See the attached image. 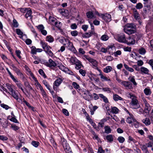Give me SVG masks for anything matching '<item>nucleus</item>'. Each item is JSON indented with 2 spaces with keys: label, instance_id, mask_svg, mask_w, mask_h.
Returning a JSON list of instances; mask_svg holds the SVG:
<instances>
[{
  "label": "nucleus",
  "instance_id": "1",
  "mask_svg": "<svg viewBox=\"0 0 153 153\" xmlns=\"http://www.w3.org/2000/svg\"><path fill=\"white\" fill-rule=\"evenodd\" d=\"M123 30L125 33L128 35H130L135 33L136 27L133 23L128 24L125 26Z\"/></svg>",
  "mask_w": 153,
  "mask_h": 153
},
{
  "label": "nucleus",
  "instance_id": "2",
  "mask_svg": "<svg viewBox=\"0 0 153 153\" xmlns=\"http://www.w3.org/2000/svg\"><path fill=\"white\" fill-rule=\"evenodd\" d=\"M40 44L44 51L46 53L50 56L52 57L53 56V53L50 49H51V48L48 45L47 43L45 42L41 41Z\"/></svg>",
  "mask_w": 153,
  "mask_h": 153
},
{
  "label": "nucleus",
  "instance_id": "3",
  "mask_svg": "<svg viewBox=\"0 0 153 153\" xmlns=\"http://www.w3.org/2000/svg\"><path fill=\"white\" fill-rule=\"evenodd\" d=\"M83 57L86 59L89 62L91 63L93 67H97L98 62L95 59L91 58L88 56L85 55L83 56Z\"/></svg>",
  "mask_w": 153,
  "mask_h": 153
},
{
  "label": "nucleus",
  "instance_id": "4",
  "mask_svg": "<svg viewBox=\"0 0 153 153\" xmlns=\"http://www.w3.org/2000/svg\"><path fill=\"white\" fill-rule=\"evenodd\" d=\"M131 105L133 108L136 109L140 107V105L138 103V101L136 97L131 100Z\"/></svg>",
  "mask_w": 153,
  "mask_h": 153
},
{
  "label": "nucleus",
  "instance_id": "5",
  "mask_svg": "<svg viewBox=\"0 0 153 153\" xmlns=\"http://www.w3.org/2000/svg\"><path fill=\"white\" fill-rule=\"evenodd\" d=\"M114 38L120 42L126 43V39L125 35L123 34H117L114 36Z\"/></svg>",
  "mask_w": 153,
  "mask_h": 153
},
{
  "label": "nucleus",
  "instance_id": "6",
  "mask_svg": "<svg viewBox=\"0 0 153 153\" xmlns=\"http://www.w3.org/2000/svg\"><path fill=\"white\" fill-rule=\"evenodd\" d=\"M142 100L143 102V104L144 105V112L146 113H149L151 109V107L144 98H143Z\"/></svg>",
  "mask_w": 153,
  "mask_h": 153
},
{
  "label": "nucleus",
  "instance_id": "7",
  "mask_svg": "<svg viewBox=\"0 0 153 153\" xmlns=\"http://www.w3.org/2000/svg\"><path fill=\"white\" fill-rule=\"evenodd\" d=\"M120 83L121 85L124 86L127 89H131L133 88L132 84L128 81L121 80Z\"/></svg>",
  "mask_w": 153,
  "mask_h": 153
},
{
  "label": "nucleus",
  "instance_id": "8",
  "mask_svg": "<svg viewBox=\"0 0 153 153\" xmlns=\"http://www.w3.org/2000/svg\"><path fill=\"white\" fill-rule=\"evenodd\" d=\"M106 22H109L111 20V17L110 14L108 13L103 14L101 13L100 15Z\"/></svg>",
  "mask_w": 153,
  "mask_h": 153
},
{
  "label": "nucleus",
  "instance_id": "9",
  "mask_svg": "<svg viewBox=\"0 0 153 153\" xmlns=\"http://www.w3.org/2000/svg\"><path fill=\"white\" fill-rule=\"evenodd\" d=\"M63 81L62 79L61 78H58L54 82L53 85V88L54 90L56 89L57 87H59Z\"/></svg>",
  "mask_w": 153,
  "mask_h": 153
},
{
  "label": "nucleus",
  "instance_id": "10",
  "mask_svg": "<svg viewBox=\"0 0 153 153\" xmlns=\"http://www.w3.org/2000/svg\"><path fill=\"white\" fill-rule=\"evenodd\" d=\"M67 44L68 45L66 47L68 50L74 52H75L76 51V49L74 47L73 43L71 42L69 40V42H68Z\"/></svg>",
  "mask_w": 153,
  "mask_h": 153
},
{
  "label": "nucleus",
  "instance_id": "11",
  "mask_svg": "<svg viewBox=\"0 0 153 153\" xmlns=\"http://www.w3.org/2000/svg\"><path fill=\"white\" fill-rule=\"evenodd\" d=\"M135 43V40L133 37L129 36L126 39V43L128 45H133Z\"/></svg>",
  "mask_w": 153,
  "mask_h": 153
},
{
  "label": "nucleus",
  "instance_id": "12",
  "mask_svg": "<svg viewBox=\"0 0 153 153\" xmlns=\"http://www.w3.org/2000/svg\"><path fill=\"white\" fill-rule=\"evenodd\" d=\"M45 65L49 67H55L56 65V64L52 59H49V62L46 63Z\"/></svg>",
  "mask_w": 153,
  "mask_h": 153
},
{
  "label": "nucleus",
  "instance_id": "13",
  "mask_svg": "<svg viewBox=\"0 0 153 153\" xmlns=\"http://www.w3.org/2000/svg\"><path fill=\"white\" fill-rule=\"evenodd\" d=\"M58 41L61 43L65 45H66L68 43V42H69V39H66L63 37H62L58 39Z\"/></svg>",
  "mask_w": 153,
  "mask_h": 153
},
{
  "label": "nucleus",
  "instance_id": "14",
  "mask_svg": "<svg viewBox=\"0 0 153 153\" xmlns=\"http://www.w3.org/2000/svg\"><path fill=\"white\" fill-rule=\"evenodd\" d=\"M134 18L138 21L140 24H141V22H140V15L138 13L137 11L135 10L134 11Z\"/></svg>",
  "mask_w": 153,
  "mask_h": 153
},
{
  "label": "nucleus",
  "instance_id": "15",
  "mask_svg": "<svg viewBox=\"0 0 153 153\" xmlns=\"http://www.w3.org/2000/svg\"><path fill=\"white\" fill-rule=\"evenodd\" d=\"M130 117H128L126 119V122L129 124L132 123L136 119L134 118V116L129 114Z\"/></svg>",
  "mask_w": 153,
  "mask_h": 153
},
{
  "label": "nucleus",
  "instance_id": "16",
  "mask_svg": "<svg viewBox=\"0 0 153 153\" xmlns=\"http://www.w3.org/2000/svg\"><path fill=\"white\" fill-rule=\"evenodd\" d=\"M12 79L16 83L19 88L21 87H23V85L21 83L20 81L18 80L16 77H14Z\"/></svg>",
  "mask_w": 153,
  "mask_h": 153
},
{
  "label": "nucleus",
  "instance_id": "17",
  "mask_svg": "<svg viewBox=\"0 0 153 153\" xmlns=\"http://www.w3.org/2000/svg\"><path fill=\"white\" fill-rule=\"evenodd\" d=\"M99 75L100 76L102 81L103 82L105 81H111V79L109 77H106L105 76H104L101 73L99 74Z\"/></svg>",
  "mask_w": 153,
  "mask_h": 153
},
{
  "label": "nucleus",
  "instance_id": "18",
  "mask_svg": "<svg viewBox=\"0 0 153 153\" xmlns=\"http://www.w3.org/2000/svg\"><path fill=\"white\" fill-rule=\"evenodd\" d=\"M113 100L115 101L118 100H123V99L121 97L116 94H114L113 96Z\"/></svg>",
  "mask_w": 153,
  "mask_h": 153
},
{
  "label": "nucleus",
  "instance_id": "19",
  "mask_svg": "<svg viewBox=\"0 0 153 153\" xmlns=\"http://www.w3.org/2000/svg\"><path fill=\"white\" fill-rule=\"evenodd\" d=\"M65 152L66 153H72L71 150L68 144L63 147Z\"/></svg>",
  "mask_w": 153,
  "mask_h": 153
},
{
  "label": "nucleus",
  "instance_id": "20",
  "mask_svg": "<svg viewBox=\"0 0 153 153\" xmlns=\"http://www.w3.org/2000/svg\"><path fill=\"white\" fill-rule=\"evenodd\" d=\"M10 93L13 97L16 100H18L19 99L18 95V94L16 92V91L13 90L12 92H11Z\"/></svg>",
  "mask_w": 153,
  "mask_h": 153
},
{
  "label": "nucleus",
  "instance_id": "21",
  "mask_svg": "<svg viewBox=\"0 0 153 153\" xmlns=\"http://www.w3.org/2000/svg\"><path fill=\"white\" fill-rule=\"evenodd\" d=\"M134 77V76H130L128 78V79L132 82L134 85H137V83L135 82Z\"/></svg>",
  "mask_w": 153,
  "mask_h": 153
},
{
  "label": "nucleus",
  "instance_id": "22",
  "mask_svg": "<svg viewBox=\"0 0 153 153\" xmlns=\"http://www.w3.org/2000/svg\"><path fill=\"white\" fill-rule=\"evenodd\" d=\"M112 69V68L110 66H107L103 69V71L105 73H107L110 72Z\"/></svg>",
  "mask_w": 153,
  "mask_h": 153
},
{
  "label": "nucleus",
  "instance_id": "23",
  "mask_svg": "<svg viewBox=\"0 0 153 153\" xmlns=\"http://www.w3.org/2000/svg\"><path fill=\"white\" fill-rule=\"evenodd\" d=\"M142 121L144 123L146 126L149 125L151 124V122L149 119L147 118L143 119Z\"/></svg>",
  "mask_w": 153,
  "mask_h": 153
},
{
  "label": "nucleus",
  "instance_id": "24",
  "mask_svg": "<svg viewBox=\"0 0 153 153\" xmlns=\"http://www.w3.org/2000/svg\"><path fill=\"white\" fill-rule=\"evenodd\" d=\"M49 21L50 23L53 25L55 24V23L57 21V20L53 17L50 16L49 18Z\"/></svg>",
  "mask_w": 153,
  "mask_h": 153
},
{
  "label": "nucleus",
  "instance_id": "25",
  "mask_svg": "<svg viewBox=\"0 0 153 153\" xmlns=\"http://www.w3.org/2000/svg\"><path fill=\"white\" fill-rule=\"evenodd\" d=\"M140 69L142 73L147 74L149 72V70L147 68L143 67H141Z\"/></svg>",
  "mask_w": 153,
  "mask_h": 153
},
{
  "label": "nucleus",
  "instance_id": "26",
  "mask_svg": "<svg viewBox=\"0 0 153 153\" xmlns=\"http://www.w3.org/2000/svg\"><path fill=\"white\" fill-rule=\"evenodd\" d=\"M144 92L146 95H150L152 93L150 89L148 88H146L144 90Z\"/></svg>",
  "mask_w": 153,
  "mask_h": 153
},
{
  "label": "nucleus",
  "instance_id": "27",
  "mask_svg": "<svg viewBox=\"0 0 153 153\" xmlns=\"http://www.w3.org/2000/svg\"><path fill=\"white\" fill-rule=\"evenodd\" d=\"M106 138L108 142H111L113 141L114 137L112 135L109 134L106 137Z\"/></svg>",
  "mask_w": 153,
  "mask_h": 153
},
{
  "label": "nucleus",
  "instance_id": "28",
  "mask_svg": "<svg viewBox=\"0 0 153 153\" xmlns=\"http://www.w3.org/2000/svg\"><path fill=\"white\" fill-rule=\"evenodd\" d=\"M35 85L36 86L37 89H39L40 91H41L43 89L42 87L40 85V84L39 83V82H38V80H37L36 81H35Z\"/></svg>",
  "mask_w": 153,
  "mask_h": 153
},
{
  "label": "nucleus",
  "instance_id": "29",
  "mask_svg": "<svg viewBox=\"0 0 153 153\" xmlns=\"http://www.w3.org/2000/svg\"><path fill=\"white\" fill-rule=\"evenodd\" d=\"M99 96L101 98H102L104 102L105 103H108V101L107 98L105 96L102 94H99Z\"/></svg>",
  "mask_w": 153,
  "mask_h": 153
},
{
  "label": "nucleus",
  "instance_id": "30",
  "mask_svg": "<svg viewBox=\"0 0 153 153\" xmlns=\"http://www.w3.org/2000/svg\"><path fill=\"white\" fill-rule=\"evenodd\" d=\"M58 66L59 67V68L62 71H63L67 72L68 70V69L66 67L64 66L62 64Z\"/></svg>",
  "mask_w": 153,
  "mask_h": 153
},
{
  "label": "nucleus",
  "instance_id": "31",
  "mask_svg": "<svg viewBox=\"0 0 153 153\" xmlns=\"http://www.w3.org/2000/svg\"><path fill=\"white\" fill-rule=\"evenodd\" d=\"M16 33L19 35H20L21 37L20 38H22L23 36H26V35H23V33L21 30L19 29H16Z\"/></svg>",
  "mask_w": 153,
  "mask_h": 153
},
{
  "label": "nucleus",
  "instance_id": "32",
  "mask_svg": "<svg viewBox=\"0 0 153 153\" xmlns=\"http://www.w3.org/2000/svg\"><path fill=\"white\" fill-rule=\"evenodd\" d=\"M46 41L51 43L53 42L54 41V39L52 36L51 35H49L48 36L46 37Z\"/></svg>",
  "mask_w": 153,
  "mask_h": 153
},
{
  "label": "nucleus",
  "instance_id": "33",
  "mask_svg": "<svg viewBox=\"0 0 153 153\" xmlns=\"http://www.w3.org/2000/svg\"><path fill=\"white\" fill-rule=\"evenodd\" d=\"M60 143L62 145L63 147L68 144V143H67V141L64 138H61Z\"/></svg>",
  "mask_w": 153,
  "mask_h": 153
},
{
  "label": "nucleus",
  "instance_id": "34",
  "mask_svg": "<svg viewBox=\"0 0 153 153\" xmlns=\"http://www.w3.org/2000/svg\"><path fill=\"white\" fill-rule=\"evenodd\" d=\"M8 119H9L11 121L15 123H17L18 121L16 119L15 117H11V116H9L7 117Z\"/></svg>",
  "mask_w": 153,
  "mask_h": 153
},
{
  "label": "nucleus",
  "instance_id": "35",
  "mask_svg": "<svg viewBox=\"0 0 153 153\" xmlns=\"http://www.w3.org/2000/svg\"><path fill=\"white\" fill-rule=\"evenodd\" d=\"M104 129L105 132L107 134L110 133L111 132V129L109 126H105Z\"/></svg>",
  "mask_w": 153,
  "mask_h": 153
},
{
  "label": "nucleus",
  "instance_id": "36",
  "mask_svg": "<svg viewBox=\"0 0 153 153\" xmlns=\"http://www.w3.org/2000/svg\"><path fill=\"white\" fill-rule=\"evenodd\" d=\"M124 66L125 68L128 71L130 72H133L134 71V69L131 67H129L126 64H124Z\"/></svg>",
  "mask_w": 153,
  "mask_h": 153
},
{
  "label": "nucleus",
  "instance_id": "37",
  "mask_svg": "<svg viewBox=\"0 0 153 153\" xmlns=\"http://www.w3.org/2000/svg\"><path fill=\"white\" fill-rule=\"evenodd\" d=\"M17 75L19 76L20 78L22 79H24L25 78L24 75L21 72L20 70L16 73Z\"/></svg>",
  "mask_w": 153,
  "mask_h": 153
},
{
  "label": "nucleus",
  "instance_id": "38",
  "mask_svg": "<svg viewBox=\"0 0 153 153\" xmlns=\"http://www.w3.org/2000/svg\"><path fill=\"white\" fill-rule=\"evenodd\" d=\"M26 12L27 13L25 15L26 18L27 19L28 17H30V19H31V15L32 14V11L31 10H28Z\"/></svg>",
  "mask_w": 153,
  "mask_h": 153
},
{
  "label": "nucleus",
  "instance_id": "39",
  "mask_svg": "<svg viewBox=\"0 0 153 153\" xmlns=\"http://www.w3.org/2000/svg\"><path fill=\"white\" fill-rule=\"evenodd\" d=\"M55 23V24L53 25V26H55L59 29H60V28L62 26L61 22L57 20Z\"/></svg>",
  "mask_w": 153,
  "mask_h": 153
},
{
  "label": "nucleus",
  "instance_id": "40",
  "mask_svg": "<svg viewBox=\"0 0 153 153\" xmlns=\"http://www.w3.org/2000/svg\"><path fill=\"white\" fill-rule=\"evenodd\" d=\"M87 16L88 18L92 19L94 17V14L91 11H88L86 13Z\"/></svg>",
  "mask_w": 153,
  "mask_h": 153
},
{
  "label": "nucleus",
  "instance_id": "41",
  "mask_svg": "<svg viewBox=\"0 0 153 153\" xmlns=\"http://www.w3.org/2000/svg\"><path fill=\"white\" fill-rule=\"evenodd\" d=\"M0 106L3 108L5 109L6 110H7L11 108L7 105L5 104L4 103H1L0 104Z\"/></svg>",
  "mask_w": 153,
  "mask_h": 153
},
{
  "label": "nucleus",
  "instance_id": "42",
  "mask_svg": "<svg viewBox=\"0 0 153 153\" xmlns=\"http://www.w3.org/2000/svg\"><path fill=\"white\" fill-rule=\"evenodd\" d=\"M111 111L112 113L117 114L118 112L119 109L117 107H113L111 108Z\"/></svg>",
  "mask_w": 153,
  "mask_h": 153
},
{
  "label": "nucleus",
  "instance_id": "43",
  "mask_svg": "<svg viewBox=\"0 0 153 153\" xmlns=\"http://www.w3.org/2000/svg\"><path fill=\"white\" fill-rule=\"evenodd\" d=\"M102 90L104 92H107L108 93H110L111 92V89L108 87L103 88Z\"/></svg>",
  "mask_w": 153,
  "mask_h": 153
},
{
  "label": "nucleus",
  "instance_id": "44",
  "mask_svg": "<svg viewBox=\"0 0 153 153\" xmlns=\"http://www.w3.org/2000/svg\"><path fill=\"white\" fill-rule=\"evenodd\" d=\"M31 48V53L32 54H36V48L35 47L33 46Z\"/></svg>",
  "mask_w": 153,
  "mask_h": 153
},
{
  "label": "nucleus",
  "instance_id": "45",
  "mask_svg": "<svg viewBox=\"0 0 153 153\" xmlns=\"http://www.w3.org/2000/svg\"><path fill=\"white\" fill-rule=\"evenodd\" d=\"M108 36L106 35H102L101 38V39L102 40L104 41H106L108 39Z\"/></svg>",
  "mask_w": 153,
  "mask_h": 153
},
{
  "label": "nucleus",
  "instance_id": "46",
  "mask_svg": "<svg viewBox=\"0 0 153 153\" xmlns=\"http://www.w3.org/2000/svg\"><path fill=\"white\" fill-rule=\"evenodd\" d=\"M117 140L119 141V143H123L124 142L125 139L122 136H120L118 137Z\"/></svg>",
  "mask_w": 153,
  "mask_h": 153
},
{
  "label": "nucleus",
  "instance_id": "47",
  "mask_svg": "<svg viewBox=\"0 0 153 153\" xmlns=\"http://www.w3.org/2000/svg\"><path fill=\"white\" fill-rule=\"evenodd\" d=\"M6 85V87L9 90L10 92H12L13 90L12 86L9 83H7Z\"/></svg>",
  "mask_w": 153,
  "mask_h": 153
},
{
  "label": "nucleus",
  "instance_id": "48",
  "mask_svg": "<svg viewBox=\"0 0 153 153\" xmlns=\"http://www.w3.org/2000/svg\"><path fill=\"white\" fill-rule=\"evenodd\" d=\"M98 108V107L97 106H94L92 108L90 109L91 114V115H93L94 114V112Z\"/></svg>",
  "mask_w": 153,
  "mask_h": 153
},
{
  "label": "nucleus",
  "instance_id": "49",
  "mask_svg": "<svg viewBox=\"0 0 153 153\" xmlns=\"http://www.w3.org/2000/svg\"><path fill=\"white\" fill-rule=\"evenodd\" d=\"M134 121L132 123L133 125L136 128H137L139 126V123L138 122L137 120H134Z\"/></svg>",
  "mask_w": 153,
  "mask_h": 153
},
{
  "label": "nucleus",
  "instance_id": "50",
  "mask_svg": "<svg viewBox=\"0 0 153 153\" xmlns=\"http://www.w3.org/2000/svg\"><path fill=\"white\" fill-rule=\"evenodd\" d=\"M85 114L86 117V118L87 120H88L90 123H91L92 122V120L90 118L88 114L86 112L84 113Z\"/></svg>",
  "mask_w": 153,
  "mask_h": 153
},
{
  "label": "nucleus",
  "instance_id": "51",
  "mask_svg": "<svg viewBox=\"0 0 153 153\" xmlns=\"http://www.w3.org/2000/svg\"><path fill=\"white\" fill-rule=\"evenodd\" d=\"M72 85L75 89H78L80 88L79 85L75 82H73Z\"/></svg>",
  "mask_w": 153,
  "mask_h": 153
},
{
  "label": "nucleus",
  "instance_id": "52",
  "mask_svg": "<svg viewBox=\"0 0 153 153\" xmlns=\"http://www.w3.org/2000/svg\"><path fill=\"white\" fill-rule=\"evenodd\" d=\"M71 35L72 36H76L78 34V32L76 30L71 31Z\"/></svg>",
  "mask_w": 153,
  "mask_h": 153
},
{
  "label": "nucleus",
  "instance_id": "53",
  "mask_svg": "<svg viewBox=\"0 0 153 153\" xmlns=\"http://www.w3.org/2000/svg\"><path fill=\"white\" fill-rule=\"evenodd\" d=\"M13 25L14 27H17L19 26V24L17 21L15 19H14L13 20Z\"/></svg>",
  "mask_w": 153,
  "mask_h": 153
},
{
  "label": "nucleus",
  "instance_id": "54",
  "mask_svg": "<svg viewBox=\"0 0 153 153\" xmlns=\"http://www.w3.org/2000/svg\"><path fill=\"white\" fill-rule=\"evenodd\" d=\"M127 95L128 97L130 98L131 100L133 99V98H135V97H136L135 95L131 93H128L127 94Z\"/></svg>",
  "mask_w": 153,
  "mask_h": 153
},
{
  "label": "nucleus",
  "instance_id": "55",
  "mask_svg": "<svg viewBox=\"0 0 153 153\" xmlns=\"http://www.w3.org/2000/svg\"><path fill=\"white\" fill-rule=\"evenodd\" d=\"M41 93L44 98H46L47 97V94L44 89H43L40 91Z\"/></svg>",
  "mask_w": 153,
  "mask_h": 153
},
{
  "label": "nucleus",
  "instance_id": "56",
  "mask_svg": "<svg viewBox=\"0 0 153 153\" xmlns=\"http://www.w3.org/2000/svg\"><path fill=\"white\" fill-rule=\"evenodd\" d=\"M39 74H41L42 76L44 78H45L46 77V76L45 74L44 71L42 69H40L39 71Z\"/></svg>",
  "mask_w": 153,
  "mask_h": 153
},
{
  "label": "nucleus",
  "instance_id": "57",
  "mask_svg": "<svg viewBox=\"0 0 153 153\" xmlns=\"http://www.w3.org/2000/svg\"><path fill=\"white\" fill-rule=\"evenodd\" d=\"M139 52L140 54L143 55L146 52V51L144 48H142L139 49Z\"/></svg>",
  "mask_w": 153,
  "mask_h": 153
},
{
  "label": "nucleus",
  "instance_id": "58",
  "mask_svg": "<svg viewBox=\"0 0 153 153\" xmlns=\"http://www.w3.org/2000/svg\"><path fill=\"white\" fill-rule=\"evenodd\" d=\"M6 70L7 71L9 76H10V78L12 79L13 78H14L15 77L14 76L11 74V72L9 70L8 68H6Z\"/></svg>",
  "mask_w": 153,
  "mask_h": 153
},
{
  "label": "nucleus",
  "instance_id": "59",
  "mask_svg": "<svg viewBox=\"0 0 153 153\" xmlns=\"http://www.w3.org/2000/svg\"><path fill=\"white\" fill-rule=\"evenodd\" d=\"M131 141H132L134 143H135L136 142L135 140L133 138L129 136L128 137V142L130 143Z\"/></svg>",
  "mask_w": 153,
  "mask_h": 153
},
{
  "label": "nucleus",
  "instance_id": "60",
  "mask_svg": "<svg viewBox=\"0 0 153 153\" xmlns=\"http://www.w3.org/2000/svg\"><path fill=\"white\" fill-rule=\"evenodd\" d=\"M39 143L38 142L36 141H33L32 142V144L36 147H37L39 145Z\"/></svg>",
  "mask_w": 153,
  "mask_h": 153
},
{
  "label": "nucleus",
  "instance_id": "61",
  "mask_svg": "<svg viewBox=\"0 0 153 153\" xmlns=\"http://www.w3.org/2000/svg\"><path fill=\"white\" fill-rule=\"evenodd\" d=\"M142 7L143 5L140 3H137L136 6V8L137 9H140L142 8Z\"/></svg>",
  "mask_w": 153,
  "mask_h": 153
},
{
  "label": "nucleus",
  "instance_id": "62",
  "mask_svg": "<svg viewBox=\"0 0 153 153\" xmlns=\"http://www.w3.org/2000/svg\"><path fill=\"white\" fill-rule=\"evenodd\" d=\"M79 73L83 76H85V75L86 72L85 70L82 69H80L79 70Z\"/></svg>",
  "mask_w": 153,
  "mask_h": 153
},
{
  "label": "nucleus",
  "instance_id": "63",
  "mask_svg": "<svg viewBox=\"0 0 153 153\" xmlns=\"http://www.w3.org/2000/svg\"><path fill=\"white\" fill-rule=\"evenodd\" d=\"M63 113L66 116H68L69 113L68 111L65 109H63L62 110Z\"/></svg>",
  "mask_w": 153,
  "mask_h": 153
},
{
  "label": "nucleus",
  "instance_id": "64",
  "mask_svg": "<svg viewBox=\"0 0 153 153\" xmlns=\"http://www.w3.org/2000/svg\"><path fill=\"white\" fill-rule=\"evenodd\" d=\"M60 13H61L62 14V15L64 16H67L68 14V10H62L60 12Z\"/></svg>",
  "mask_w": 153,
  "mask_h": 153
}]
</instances>
